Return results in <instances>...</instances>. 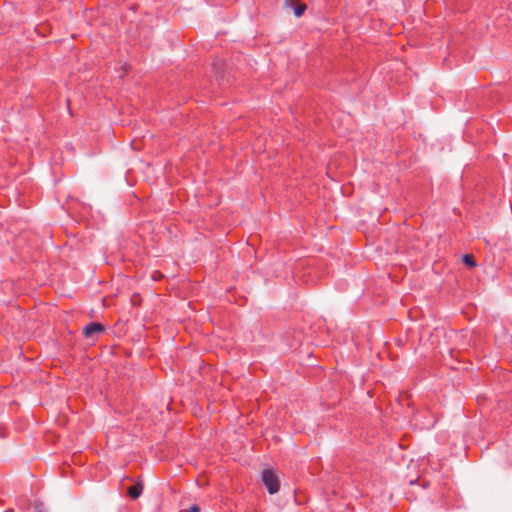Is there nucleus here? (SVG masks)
Listing matches in <instances>:
<instances>
[{"label": "nucleus", "instance_id": "1", "mask_svg": "<svg viewBox=\"0 0 512 512\" xmlns=\"http://www.w3.org/2000/svg\"><path fill=\"white\" fill-rule=\"evenodd\" d=\"M262 481L264 482L268 492L275 494L279 491L280 482L278 477L271 470H264L262 473Z\"/></svg>", "mask_w": 512, "mask_h": 512}, {"label": "nucleus", "instance_id": "7", "mask_svg": "<svg viewBox=\"0 0 512 512\" xmlns=\"http://www.w3.org/2000/svg\"><path fill=\"white\" fill-rule=\"evenodd\" d=\"M34 509H35V512H42V505L39 503H35Z\"/></svg>", "mask_w": 512, "mask_h": 512}, {"label": "nucleus", "instance_id": "6", "mask_svg": "<svg viewBox=\"0 0 512 512\" xmlns=\"http://www.w3.org/2000/svg\"><path fill=\"white\" fill-rule=\"evenodd\" d=\"M200 508L197 505H193L187 512H199Z\"/></svg>", "mask_w": 512, "mask_h": 512}, {"label": "nucleus", "instance_id": "2", "mask_svg": "<svg viewBox=\"0 0 512 512\" xmlns=\"http://www.w3.org/2000/svg\"><path fill=\"white\" fill-rule=\"evenodd\" d=\"M104 327L99 323H90L84 328V334L86 337H93L103 332Z\"/></svg>", "mask_w": 512, "mask_h": 512}, {"label": "nucleus", "instance_id": "5", "mask_svg": "<svg viewBox=\"0 0 512 512\" xmlns=\"http://www.w3.org/2000/svg\"><path fill=\"white\" fill-rule=\"evenodd\" d=\"M306 10V5L305 4H298L295 8H294V15L296 17H300L303 15L304 11Z\"/></svg>", "mask_w": 512, "mask_h": 512}, {"label": "nucleus", "instance_id": "3", "mask_svg": "<svg viewBox=\"0 0 512 512\" xmlns=\"http://www.w3.org/2000/svg\"><path fill=\"white\" fill-rule=\"evenodd\" d=\"M144 489V484L141 480L136 481V483L132 486H130L127 490V494L133 498L137 499L142 494V491Z\"/></svg>", "mask_w": 512, "mask_h": 512}, {"label": "nucleus", "instance_id": "4", "mask_svg": "<svg viewBox=\"0 0 512 512\" xmlns=\"http://www.w3.org/2000/svg\"><path fill=\"white\" fill-rule=\"evenodd\" d=\"M462 261H463L464 264H466L469 267H475L476 266V261H475L474 257L472 255H470V254L463 255Z\"/></svg>", "mask_w": 512, "mask_h": 512}, {"label": "nucleus", "instance_id": "8", "mask_svg": "<svg viewBox=\"0 0 512 512\" xmlns=\"http://www.w3.org/2000/svg\"><path fill=\"white\" fill-rule=\"evenodd\" d=\"M6 512H13V510H7Z\"/></svg>", "mask_w": 512, "mask_h": 512}]
</instances>
